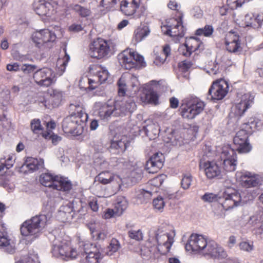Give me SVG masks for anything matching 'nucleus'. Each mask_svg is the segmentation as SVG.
Instances as JSON below:
<instances>
[{"label":"nucleus","instance_id":"obj_5","mask_svg":"<svg viewBox=\"0 0 263 263\" xmlns=\"http://www.w3.org/2000/svg\"><path fill=\"white\" fill-rule=\"evenodd\" d=\"M175 235L174 231L167 232L165 226L160 227L155 231L154 238L157 245V250L161 254L165 255L170 251Z\"/></svg>","mask_w":263,"mask_h":263},{"label":"nucleus","instance_id":"obj_43","mask_svg":"<svg viewBox=\"0 0 263 263\" xmlns=\"http://www.w3.org/2000/svg\"><path fill=\"white\" fill-rule=\"evenodd\" d=\"M213 27L211 25H205L203 28H199L196 31V34L197 35H204L206 37H210L213 34Z\"/></svg>","mask_w":263,"mask_h":263},{"label":"nucleus","instance_id":"obj_58","mask_svg":"<svg viewBox=\"0 0 263 263\" xmlns=\"http://www.w3.org/2000/svg\"><path fill=\"white\" fill-rule=\"evenodd\" d=\"M128 86H130L134 92H136L139 89V82L136 77L132 76L128 83Z\"/></svg>","mask_w":263,"mask_h":263},{"label":"nucleus","instance_id":"obj_28","mask_svg":"<svg viewBox=\"0 0 263 263\" xmlns=\"http://www.w3.org/2000/svg\"><path fill=\"white\" fill-rule=\"evenodd\" d=\"M143 130L149 139H155L159 134L160 129L157 124L148 120L146 125L143 127Z\"/></svg>","mask_w":263,"mask_h":263},{"label":"nucleus","instance_id":"obj_32","mask_svg":"<svg viewBox=\"0 0 263 263\" xmlns=\"http://www.w3.org/2000/svg\"><path fill=\"white\" fill-rule=\"evenodd\" d=\"M186 104H188L189 106L193 109V111L195 113L196 116L203 111L205 106L204 103L197 98H192L187 100Z\"/></svg>","mask_w":263,"mask_h":263},{"label":"nucleus","instance_id":"obj_18","mask_svg":"<svg viewBox=\"0 0 263 263\" xmlns=\"http://www.w3.org/2000/svg\"><path fill=\"white\" fill-rule=\"evenodd\" d=\"M200 167L203 169L206 176L210 179H220L222 177L221 168L215 161H207L201 164Z\"/></svg>","mask_w":263,"mask_h":263},{"label":"nucleus","instance_id":"obj_33","mask_svg":"<svg viewBox=\"0 0 263 263\" xmlns=\"http://www.w3.org/2000/svg\"><path fill=\"white\" fill-rule=\"evenodd\" d=\"M44 162L42 159L29 157L25 161L24 166H25L29 170L35 171L43 167Z\"/></svg>","mask_w":263,"mask_h":263},{"label":"nucleus","instance_id":"obj_20","mask_svg":"<svg viewBox=\"0 0 263 263\" xmlns=\"http://www.w3.org/2000/svg\"><path fill=\"white\" fill-rule=\"evenodd\" d=\"M164 156L162 153H156L147 161L146 169L149 173H157L163 165Z\"/></svg>","mask_w":263,"mask_h":263},{"label":"nucleus","instance_id":"obj_19","mask_svg":"<svg viewBox=\"0 0 263 263\" xmlns=\"http://www.w3.org/2000/svg\"><path fill=\"white\" fill-rule=\"evenodd\" d=\"M236 176L239 179L241 185L247 188L256 186L259 180L255 174L249 172H238Z\"/></svg>","mask_w":263,"mask_h":263},{"label":"nucleus","instance_id":"obj_48","mask_svg":"<svg viewBox=\"0 0 263 263\" xmlns=\"http://www.w3.org/2000/svg\"><path fill=\"white\" fill-rule=\"evenodd\" d=\"M70 110L71 111V115L75 114L76 117L77 119H79L80 117V115H82V114H87L85 113L82 108V107L79 105V104H70Z\"/></svg>","mask_w":263,"mask_h":263},{"label":"nucleus","instance_id":"obj_47","mask_svg":"<svg viewBox=\"0 0 263 263\" xmlns=\"http://www.w3.org/2000/svg\"><path fill=\"white\" fill-rule=\"evenodd\" d=\"M193 181V177L190 174H183L181 181V186L184 190H187L190 187Z\"/></svg>","mask_w":263,"mask_h":263},{"label":"nucleus","instance_id":"obj_26","mask_svg":"<svg viewBox=\"0 0 263 263\" xmlns=\"http://www.w3.org/2000/svg\"><path fill=\"white\" fill-rule=\"evenodd\" d=\"M172 25L167 26L166 34L171 36L182 37L184 35L183 27L177 20H172Z\"/></svg>","mask_w":263,"mask_h":263},{"label":"nucleus","instance_id":"obj_1","mask_svg":"<svg viewBox=\"0 0 263 263\" xmlns=\"http://www.w3.org/2000/svg\"><path fill=\"white\" fill-rule=\"evenodd\" d=\"M136 105L132 99L126 101H116L113 105L102 104L98 110V115L103 119H107L111 116L119 117L124 115L126 112H132L135 110Z\"/></svg>","mask_w":263,"mask_h":263},{"label":"nucleus","instance_id":"obj_59","mask_svg":"<svg viewBox=\"0 0 263 263\" xmlns=\"http://www.w3.org/2000/svg\"><path fill=\"white\" fill-rule=\"evenodd\" d=\"M37 66L35 65L31 64H24L21 67V70L25 73L28 74L33 71L36 68Z\"/></svg>","mask_w":263,"mask_h":263},{"label":"nucleus","instance_id":"obj_3","mask_svg":"<svg viewBox=\"0 0 263 263\" xmlns=\"http://www.w3.org/2000/svg\"><path fill=\"white\" fill-rule=\"evenodd\" d=\"M53 256L68 260L75 259L78 256L77 250L70 246V242L61 238L53 240L51 249Z\"/></svg>","mask_w":263,"mask_h":263},{"label":"nucleus","instance_id":"obj_38","mask_svg":"<svg viewBox=\"0 0 263 263\" xmlns=\"http://www.w3.org/2000/svg\"><path fill=\"white\" fill-rule=\"evenodd\" d=\"M50 4L48 2L40 3L35 8V11L39 15H49Z\"/></svg>","mask_w":263,"mask_h":263},{"label":"nucleus","instance_id":"obj_44","mask_svg":"<svg viewBox=\"0 0 263 263\" xmlns=\"http://www.w3.org/2000/svg\"><path fill=\"white\" fill-rule=\"evenodd\" d=\"M181 109V114L183 118L192 119L196 116L195 113L193 111V109L189 106L188 104H186L184 106H182Z\"/></svg>","mask_w":263,"mask_h":263},{"label":"nucleus","instance_id":"obj_25","mask_svg":"<svg viewBox=\"0 0 263 263\" xmlns=\"http://www.w3.org/2000/svg\"><path fill=\"white\" fill-rule=\"evenodd\" d=\"M141 99L144 102L157 104L158 96L156 91L151 86H146L143 89Z\"/></svg>","mask_w":263,"mask_h":263},{"label":"nucleus","instance_id":"obj_2","mask_svg":"<svg viewBox=\"0 0 263 263\" xmlns=\"http://www.w3.org/2000/svg\"><path fill=\"white\" fill-rule=\"evenodd\" d=\"M50 218L49 214H40L26 220L21 226V234L24 236H32L33 239L38 237Z\"/></svg>","mask_w":263,"mask_h":263},{"label":"nucleus","instance_id":"obj_14","mask_svg":"<svg viewBox=\"0 0 263 263\" xmlns=\"http://www.w3.org/2000/svg\"><path fill=\"white\" fill-rule=\"evenodd\" d=\"M220 158L223 161V169L227 172H233L237 165L236 154L234 150L229 146L222 148Z\"/></svg>","mask_w":263,"mask_h":263},{"label":"nucleus","instance_id":"obj_46","mask_svg":"<svg viewBox=\"0 0 263 263\" xmlns=\"http://www.w3.org/2000/svg\"><path fill=\"white\" fill-rule=\"evenodd\" d=\"M92 227L90 228V230L91 232L92 236L96 240H104L106 238L108 233L105 230H102L100 232L95 231Z\"/></svg>","mask_w":263,"mask_h":263},{"label":"nucleus","instance_id":"obj_52","mask_svg":"<svg viewBox=\"0 0 263 263\" xmlns=\"http://www.w3.org/2000/svg\"><path fill=\"white\" fill-rule=\"evenodd\" d=\"M111 163H114L116 166L118 168L127 167L130 165L128 161H126L123 158L117 159V158H112L111 159Z\"/></svg>","mask_w":263,"mask_h":263},{"label":"nucleus","instance_id":"obj_12","mask_svg":"<svg viewBox=\"0 0 263 263\" xmlns=\"http://www.w3.org/2000/svg\"><path fill=\"white\" fill-rule=\"evenodd\" d=\"M228 88L227 82L223 80L214 82L209 90L207 99L214 101L222 100L227 95Z\"/></svg>","mask_w":263,"mask_h":263},{"label":"nucleus","instance_id":"obj_6","mask_svg":"<svg viewBox=\"0 0 263 263\" xmlns=\"http://www.w3.org/2000/svg\"><path fill=\"white\" fill-rule=\"evenodd\" d=\"M40 181L43 185L58 191L68 192L72 188V184L67 178L58 176H53L49 173L42 174Z\"/></svg>","mask_w":263,"mask_h":263},{"label":"nucleus","instance_id":"obj_41","mask_svg":"<svg viewBox=\"0 0 263 263\" xmlns=\"http://www.w3.org/2000/svg\"><path fill=\"white\" fill-rule=\"evenodd\" d=\"M121 248L119 241L116 238H112L107 248V254L109 256L112 255Z\"/></svg>","mask_w":263,"mask_h":263},{"label":"nucleus","instance_id":"obj_53","mask_svg":"<svg viewBox=\"0 0 263 263\" xmlns=\"http://www.w3.org/2000/svg\"><path fill=\"white\" fill-rule=\"evenodd\" d=\"M30 126L31 130L35 134H37L42 130L41 121L39 119H34L32 120L31 122Z\"/></svg>","mask_w":263,"mask_h":263},{"label":"nucleus","instance_id":"obj_4","mask_svg":"<svg viewBox=\"0 0 263 263\" xmlns=\"http://www.w3.org/2000/svg\"><path fill=\"white\" fill-rule=\"evenodd\" d=\"M74 116L75 114H73L66 117L63 121L62 128L65 133L76 136L82 135L86 129V122L88 116L82 114L79 119Z\"/></svg>","mask_w":263,"mask_h":263},{"label":"nucleus","instance_id":"obj_61","mask_svg":"<svg viewBox=\"0 0 263 263\" xmlns=\"http://www.w3.org/2000/svg\"><path fill=\"white\" fill-rule=\"evenodd\" d=\"M70 60V57L67 54H65L63 59H59L57 62L58 65H60L63 67L62 70L64 71L65 67Z\"/></svg>","mask_w":263,"mask_h":263},{"label":"nucleus","instance_id":"obj_45","mask_svg":"<svg viewBox=\"0 0 263 263\" xmlns=\"http://www.w3.org/2000/svg\"><path fill=\"white\" fill-rule=\"evenodd\" d=\"M63 92L59 90H53L51 93L53 106H58L63 99Z\"/></svg>","mask_w":263,"mask_h":263},{"label":"nucleus","instance_id":"obj_22","mask_svg":"<svg viewBox=\"0 0 263 263\" xmlns=\"http://www.w3.org/2000/svg\"><path fill=\"white\" fill-rule=\"evenodd\" d=\"M0 248L4 251L13 254L15 251V247L13 241L8 238L5 229L2 224H0Z\"/></svg>","mask_w":263,"mask_h":263},{"label":"nucleus","instance_id":"obj_36","mask_svg":"<svg viewBox=\"0 0 263 263\" xmlns=\"http://www.w3.org/2000/svg\"><path fill=\"white\" fill-rule=\"evenodd\" d=\"M126 137L122 136L120 140L115 137L111 142L110 148L124 151L126 149Z\"/></svg>","mask_w":263,"mask_h":263},{"label":"nucleus","instance_id":"obj_34","mask_svg":"<svg viewBox=\"0 0 263 263\" xmlns=\"http://www.w3.org/2000/svg\"><path fill=\"white\" fill-rule=\"evenodd\" d=\"M128 203L126 199L124 197H119L116 200L115 203L114 209L115 212L117 214V216H120L123 212L126 209Z\"/></svg>","mask_w":263,"mask_h":263},{"label":"nucleus","instance_id":"obj_7","mask_svg":"<svg viewBox=\"0 0 263 263\" xmlns=\"http://www.w3.org/2000/svg\"><path fill=\"white\" fill-rule=\"evenodd\" d=\"M118 59L121 66L126 69L139 68L145 66L143 57L131 49H126L120 53Z\"/></svg>","mask_w":263,"mask_h":263},{"label":"nucleus","instance_id":"obj_21","mask_svg":"<svg viewBox=\"0 0 263 263\" xmlns=\"http://www.w3.org/2000/svg\"><path fill=\"white\" fill-rule=\"evenodd\" d=\"M75 209H77V206H75L74 201L61 206L59 210L58 218L63 222L70 221L74 216Z\"/></svg>","mask_w":263,"mask_h":263},{"label":"nucleus","instance_id":"obj_50","mask_svg":"<svg viewBox=\"0 0 263 263\" xmlns=\"http://www.w3.org/2000/svg\"><path fill=\"white\" fill-rule=\"evenodd\" d=\"M75 206H77V209H75L74 211V215H78V217L81 218V216L85 215L86 214L87 208L83 205L81 201H79V202H75Z\"/></svg>","mask_w":263,"mask_h":263},{"label":"nucleus","instance_id":"obj_42","mask_svg":"<svg viewBox=\"0 0 263 263\" xmlns=\"http://www.w3.org/2000/svg\"><path fill=\"white\" fill-rule=\"evenodd\" d=\"M201 199L204 202H213L218 201L221 204L222 197L221 194L205 193L201 197Z\"/></svg>","mask_w":263,"mask_h":263},{"label":"nucleus","instance_id":"obj_27","mask_svg":"<svg viewBox=\"0 0 263 263\" xmlns=\"http://www.w3.org/2000/svg\"><path fill=\"white\" fill-rule=\"evenodd\" d=\"M140 0H133L129 3L126 1L122 2L120 5L121 11L126 15H132L139 8Z\"/></svg>","mask_w":263,"mask_h":263},{"label":"nucleus","instance_id":"obj_13","mask_svg":"<svg viewBox=\"0 0 263 263\" xmlns=\"http://www.w3.org/2000/svg\"><path fill=\"white\" fill-rule=\"evenodd\" d=\"M55 74L49 68H43L36 70L33 76L35 83L41 87H49L55 82Z\"/></svg>","mask_w":263,"mask_h":263},{"label":"nucleus","instance_id":"obj_15","mask_svg":"<svg viewBox=\"0 0 263 263\" xmlns=\"http://www.w3.org/2000/svg\"><path fill=\"white\" fill-rule=\"evenodd\" d=\"M254 98L250 92L241 95L233 107L232 113L236 116H242L253 104Z\"/></svg>","mask_w":263,"mask_h":263},{"label":"nucleus","instance_id":"obj_16","mask_svg":"<svg viewBox=\"0 0 263 263\" xmlns=\"http://www.w3.org/2000/svg\"><path fill=\"white\" fill-rule=\"evenodd\" d=\"M90 72L94 74V79H88L89 88L92 90L97 87V85H93V84H101L103 83L108 79L109 76L107 70L105 67L99 65H93L90 68Z\"/></svg>","mask_w":263,"mask_h":263},{"label":"nucleus","instance_id":"obj_11","mask_svg":"<svg viewBox=\"0 0 263 263\" xmlns=\"http://www.w3.org/2000/svg\"><path fill=\"white\" fill-rule=\"evenodd\" d=\"M32 39L33 42L39 48L42 46L51 48L53 42L56 39V35L49 29H43L33 33Z\"/></svg>","mask_w":263,"mask_h":263},{"label":"nucleus","instance_id":"obj_55","mask_svg":"<svg viewBox=\"0 0 263 263\" xmlns=\"http://www.w3.org/2000/svg\"><path fill=\"white\" fill-rule=\"evenodd\" d=\"M117 0H101L100 6L109 11L117 4Z\"/></svg>","mask_w":263,"mask_h":263},{"label":"nucleus","instance_id":"obj_8","mask_svg":"<svg viewBox=\"0 0 263 263\" xmlns=\"http://www.w3.org/2000/svg\"><path fill=\"white\" fill-rule=\"evenodd\" d=\"M111 42L99 38L89 45V54L95 58L100 59L107 58L111 54Z\"/></svg>","mask_w":263,"mask_h":263},{"label":"nucleus","instance_id":"obj_24","mask_svg":"<svg viewBox=\"0 0 263 263\" xmlns=\"http://www.w3.org/2000/svg\"><path fill=\"white\" fill-rule=\"evenodd\" d=\"M227 50L230 52L236 53L241 51L239 36L230 32L226 41Z\"/></svg>","mask_w":263,"mask_h":263},{"label":"nucleus","instance_id":"obj_9","mask_svg":"<svg viewBox=\"0 0 263 263\" xmlns=\"http://www.w3.org/2000/svg\"><path fill=\"white\" fill-rule=\"evenodd\" d=\"M246 124V129L238 131L233 139L236 149L240 153H248L251 149V146L248 141V135L247 129H252V125H255V124L251 122L250 123H247Z\"/></svg>","mask_w":263,"mask_h":263},{"label":"nucleus","instance_id":"obj_37","mask_svg":"<svg viewBox=\"0 0 263 263\" xmlns=\"http://www.w3.org/2000/svg\"><path fill=\"white\" fill-rule=\"evenodd\" d=\"M126 137L122 136L120 140L115 137L111 142L110 148L124 151L126 149Z\"/></svg>","mask_w":263,"mask_h":263},{"label":"nucleus","instance_id":"obj_10","mask_svg":"<svg viewBox=\"0 0 263 263\" xmlns=\"http://www.w3.org/2000/svg\"><path fill=\"white\" fill-rule=\"evenodd\" d=\"M221 196L222 197L221 204L226 210L237 206L241 203L240 194L233 189H226L221 194Z\"/></svg>","mask_w":263,"mask_h":263},{"label":"nucleus","instance_id":"obj_56","mask_svg":"<svg viewBox=\"0 0 263 263\" xmlns=\"http://www.w3.org/2000/svg\"><path fill=\"white\" fill-rule=\"evenodd\" d=\"M239 246L240 250L248 252H251L254 249L253 242L242 241L239 243Z\"/></svg>","mask_w":263,"mask_h":263},{"label":"nucleus","instance_id":"obj_57","mask_svg":"<svg viewBox=\"0 0 263 263\" xmlns=\"http://www.w3.org/2000/svg\"><path fill=\"white\" fill-rule=\"evenodd\" d=\"M155 52L156 51L154 50V53L155 55V60L154 61V63L157 66H160L164 63L166 58L162 55V53H160V54H158Z\"/></svg>","mask_w":263,"mask_h":263},{"label":"nucleus","instance_id":"obj_17","mask_svg":"<svg viewBox=\"0 0 263 263\" xmlns=\"http://www.w3.org/2000/svg\"><path fill=\"white\" fill-rule=\"evenodd\" d=\"M208 245V242L202 235L192 234L185 245V249L187 251H203L204 252Z\"/></svg>","mask_w":263,"mask_h":263},{"label":"nucleus","instance_id":"obj_39","mask_svg":"<svg viewBox=\"0 0 263 263\" xmlns=\"http://www.w3.org/2000/svg\"><path fill=\"white\" fill-rule=\"evenodd\" d=\"M99 182L103 184L109 183L114 179V175L108 171L102 172L97 176Z\"/></svg>","mask_w":263,"mask_h":263},{"label":"nucleus","instance_id":"obj_51","mask_svg":"<svg viewBox=\"0 0 263 263\" xmlns=\"http://www.w3.org/2000/svg\"><path fill=\"white\" fill-rule=\"evenodd\" d=\"M153 206L154 209L160 212L163 211V209L165 205V202L163 199L161 197H158L153 200Z\"/></svg>","mask_w":263,"mask_h":263},{"label":"nucleus","instance_id":"obj_63","mask_svg":"<svg viewBox=\"0 0 263 263\" xmlns=\"http://www.w3.org/2000/svg\"><path fill=\"white\" fill-rule=\"evenodd\" d=\"M117 214L115 212V210L114 209H107L105 212L103 217L105 219H109L113 217H117Z\"/></svg>","mask_w":263,"mask_h":263},{"label":"nucleus","instance_id":"obj_64","mask_svg":"<svg viewBox=\"0 0 263 263\" xmlns=\"http://www.w3.org/2000/svg\"><path fill=\"white\" fill-rule=\"evenodd\" d=\"M7 70L9 71H18L21 70L20 65L17 63H14L13 64H9L6 67Z\"/></svg>","mask_w":263,"mask_h":263},{"label":"nucleus","instance_id":"obj_30","mask_svg":"<svg viewBox=\"0 0 263 263\" xmlns=\"http://www.w3.org/2000/svg\"><path fill=\"white\" fill-rule=\"evenodd\" d=\"M84 253L86 256H103L101 252L100 248L96 245L89 242H86L82 245Z\"/></svg>","mask_w":263,"mask_h":263},{"label":"nucleus","instance_id":"obj_23","mask_svg":"<svg viewBox=\"0 0 263 263\" xmlns=\"http://www.w3.org/2000/svg\"><path fill=\"white\" fill-rule=\"evenodd\" d=\"M203 253L211 257L218 259L224 258L227 256V253L223 249L213 241L208 242L207 248Z\"/></svg>","mask_w":263,"mask_h":263},{"label":"nucleus","instance_id":"obj_31","mask_svg":"<svg viewBox=\"0 0 263 263\" xmlns=\"http://www.w3.org/2000/svg\"><path fill=\"white\" fill-rule=\"evenodd\" d=\"M150 30L147 26L139 27L134 32L133 41L135 44L142 41L148 35Z\"/></svg>","mask_w":263,"mask_h":263},{"label":"nucleus","instance_id":"obj_54","mask_svg":"<svg viewBox=\"0 0 263 263\" xmlns=\"http://www.w3.org/2000/svg\"><path fill=\"white\" fill-rule=\"evenodd\" d=\"M128 236L133 239L137 241H139L142 239L143 235L140 230H130L128 232Z\"/></svg>","mask_w":263,"mask_h":263},{"label":"nucleus","instance_id":"obj_40","mask_svg":"<svg viewBox=\"0 0 263 263\" xmlns=\"http://www.w3.org/2000/svg\"><path fill=\"white\" fill-rule=\"evenodd\" d=\"M184 45L188 50L191 51V54L200 48L202 46V43H199L196 37H192L187 41Z\"/></svg>","mask_w":263,"mask_h":263},{"label":"nucleus","instance_id":"obj_49","mask_svg":"<svg viewBox=\"0 0 263 263\" xmlns=\"http://www.w3.org/2000/svg\"><path fill=\"white\" fill-rule=\"evenodd\" d=\"M118 93L120 96H123L125 95L127 90V84L126 83L125 78L122 76L118 82Z\"/></svg>","mask_w":263,"mask_h":263},{"label":"nucleus","instance_id":"obj_35","mask_svg":"<svg viewBox=\"0 0 263 263\" xmlns=\"http://www.w3.org/2000/svg\"><path fill=\"white\" fill-rule=\"evenodd\" d=\"M126 137L122 136L120 140L115 137L111 142L110 148L124 151L126 149Z\"/></svg>","mask_w":263,"mask_h":263},{"label":"nucleus","instance_id":"obj_60","mask_svg":"<svg viewBox=\"0 0 263 263\" xmlns=\"http://www.w3.org/2000/svg\"><path fill=\"white\" fill-rule=\"evenodd\" d=\"M103 256H86V263H102Z\"/></svg>","mask_w":263,"mask_h":263},{"label":"nucleus","instance_id":"obj_62","mask_svg":"<svg viewBox=\"0 0 263 263\" xmlns=\"http://www.w3.org/2000/svg\"><path fill=\"white\" fill-rule=\"evenodd\" d=\"M100 166L102 169L109 170H111L116 167V165L114 164V163H111V160H110L109 162H108L105 160H103L102 162L100 163Z\"/></svg>","mask_w":263,"mask_h":263},{"label":"nucleus","instance_id":"obj_29","mask_svg":"<svg viewBox=\"0 0 263 263\" xmlns=\"http://www.w3.org/2000/svg\"><path fill=\"white\" fill-rule=\"evenodd\" d=\"M70 7L71 9L81 17L87 18L91 15L92 12L90 7H85L78 4H71Z\"/></svg>","mask_w":263,"mask_h":263}]
</instances>
